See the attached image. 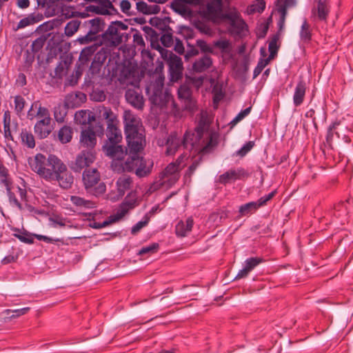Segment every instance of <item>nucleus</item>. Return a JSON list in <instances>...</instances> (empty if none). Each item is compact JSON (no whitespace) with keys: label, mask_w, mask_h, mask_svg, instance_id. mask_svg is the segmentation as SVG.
<instances>
[{"label":"nucleus","mask_w":353,"mask_h":353,"mask_svg":"<svg viewBox=\"0 0 353 353\" xmlns=\"http://www.w3.org/2000/svg\"><path fill=\"white\" fill-rule=\"evenodd\" d=\"M341 125V121L336 120L330 124L327 128L325 137V144L331 149L332 148L334 135L335 134L338 138H341V133L339 132V127Z\"/></svg>","instance_id":"c756f323"},{"label":"nucleus","mask_w":353,"mask_h":353,"mask_svg":"<svg viewBox=\"0 0 353 353\" xmlns=\"http://www.w3.org/2000/svg\"><path fill=\"white\" fill-rule=\"evenodd\" d=\"M265 9V1L264 0H256L255 3L249 7V12L253 14L255 12L262 13Z\"/></svg>","instance_id":"09e8293b"},{"label":"nucleus","mask_w":353,"mask_h":353,"mask_svg":"<svg viewBox=\"0 0 353 353\" xmlns=\"http://www.w3.org/2000/svg\"><path fill=\"white\" fill-rule=\"evenodd\" d=\"M306 89V82L303 79H300L296 85L293 94V104L295 107H299L303 103Z\"/></svg>","instance_id":"393cba45"},{"label":"nucleus","mask_w":353,"mask_h":353,"mask_svg":"<svg viewBox=\"0 0 353 353\" xmlns=\"http://www.w3.org/2000/svg\"><path fill=\"white\" fill-rule=\"evenodd\" d=\"M137 205V199L132 198L129 194L124 201L119 205L114 214L110 216L112 221H118L122 219L130 210H132Z\"/></svg>","instance_id":"6ab92c4d"},{"label":"nucleus","mask_w":353,"mask_h":353,"mask_svg":"<svg viewBox=\"0 0 353 353\" xmlns=\"http://www.w3.org/2000/svg\"><path fill=\"white\" fill-rule=\"evenodd\" d=\"M5 189L10 205L13 208H17L19 210H23V207L21 204V201H28L26 189L14 185Z\"/></svg>","instance_id":"4468645a"},{"label":"nucleus","mask_w":353,"mask_h":353,"mask_svg":"<svg viewBox=\"0 0 353 353\" xmlns=\"http://www.w3.org/2000/svg\"><path fill=\"white\" fill-rule=\"evenodd\" d=\"M14 112L18 117H21L26 104L25 99L21 95L14 97Z\"/></svg>","instance_id":"a19ab883"},{"label":"nucleus","mask_w":353,"mask_h":353,"mask_svg":"<svg viewBox=\"0 0 353 353\" xmlns=\"http://www.w3.org/2000/svg\"><path fill=\"white\" fill-rule=\"evenodd\" d=\"M49 221L52 228H57V226L64 227L65 225L66 219L60 216H54L50 217Z\"/></svg>","instance_id":"4d7b16f0"},{"label":"nucleus","mask_w":353,"mask_h":353,"mask_svg":"<svg viewBox=\"0 0 353 353\" xmlns=\"http://www.w3.org/2000/svg\"><path fill=\"white\" fill-rule=\"evenodd\" d=\"M279 39V35L278 33L276 34H274L272 37L271 41L269 43L268 46V50L270 52V55L268 59H270V60L277 54L279 46L277 45V41Z\"/></svg>","instance_id":"37998d69"},{"label":"nucleus","mask_w":353,"mask_h":353,"mask_svg":"<svg viewBox=\"0 0 353 353\" xmlns=\"http://www.w3.org/2000/svg\"><path fill=\"white\" fill-rule=\"evenodd\" d=\"M51 157L58 158L54 154H49L48 157L46 158L44 154L37 153L33 158H29L28 159V163L32 170L46 181L53 171L50 163Z\"/></svg>","instance_id":"1a4fd4ad"},{"label":"nucleus","mask_w":353,"mask_h":353,"mask_svg":"<svg viewBox=\"0 0 353 353\" xmlns=\"http://www.w3.org/2000/svg\"><path fill=\"white\" fill-rule=\"evenodd\" d=\"M19 139L21 145L28 149L35 148L36 141L33 134L26 128H22L19 133Z\"/></svg>","instance_id":"7c9ffc66"},{"label":"nucleus","mask_w":353,"mask_h":353,"mask_svg":"<svg viewBox=\"0 0 353 353\" xmlns=\"http://www.w3.org/2000/svg\"><path fill=\"white\" fill-rule=\"evenodd\" d=\"M14 185L8 169L0 162V186L5 188Z\"/></svg>","instance_id":"473e14b6"},{"label":"nucleus","mask_w":353,"mask_h":353,"mask_svg":"<svg viewBox=\"0 0 353 353\" xmlns=\"http://www.w3.org/2000/svg\"><path fill=\"white\" fill-rule=\"evenodd\" d=\"M249 176V173L243 168L236 170L230 169L219 176V182L225 185L236 180L243 179Z\"/></svg>","instance_id":"aec40b11"},{"label":"nucleus","mask_w":353,"mask_h":353,"mask_svg":"<svg viewBox=\"0 0 353 353\" xmlns=\"http://www.w3.org/2000/svg\"><path fill=\"white\" fill-rule=\"evenodd\" d=\"M214 46L221 50L222 52H226L230 46V43L227 39H220L214 41Z\"/></svg>","instance_id":"13d9d810"},{"label":"nucleus","mask_w":353,"mask_h":353,"mask_svg":"<svg viewBox=\"0 0 353 353\" xmlns=\"http://www.w3.org/2000/svg\"><path fill=\"white\" fill-rule=\"evenodd\" d=\"M159 249V244L158 243H152L150 245L143 246L138 252V254L140 256H144L145 254L151 255L157 253Z\"/></svg>","instance_id":"79ce46f5"},{"label":"nucleus","mask_w":353,"mask_h":353,"mask_svg":"<svg viewBox=\"0 0 353 353\" xmlns=\"http://www.w3.org/2000/svg\"><path fill=\"white\" fill-rule=\"evenodd\" d=\"M44 43H45V40L41 37H39V38H37V39H35L31 45V49H32V52H39L43 48Z\"/></svg>","instance_id":"052dcab7"},{"label":"nucleus","mask_w":353,"mask_h":353,"mask_svg":"<svg viewBox=\"0 0 353 353\" xmlns=\"http://www.w3.org/2000/svg\"><path fill=\"white\" fill-rule=\"evenodd\" d=\"M123 123L129 151L141 152L145 143L141 119L130 110H125Z\"/></svg>","instance_id":"f03ea898"},{"label":"nucleus","mask_w":353,"mask_h":353,"mask_svg":"<svg viewBox=\"0 0 353 353\" xmlns=\"http://www.w3.org/2000/svg\"><path fill=\"white\" fill-rule=\"evenodd\" d=\"M99 48L100 49L97 50L94 54V57L90 65L89 72L92 74L100 70L101 66L110 54V47L101 46Z\"/></svg>","instance_id":"a211bd4d"},{"label":"nucleus","mask_w":353,"mask_h":353,"mask_svg":"<svg viewBox=\"0 0 353 353\" xmlns=\"http://www.w3.org/2000/svg\"><path fill=\"white\" fill-rule=\"evenodd\" d=\"M188 48L185 54V60H188L190 57L196 56L199 54V50L194 46L188 44Z\"/></svg>","instance_id":"774afa93"},{"label":"nucleus","mask_w":353,"mask_h":353,"mask_svg":"<svg viewBox=\"0 0 353 353\" xmlns=\"http://www.w3.org/2000/svg\"><path fill=\"white\" fill-rule=\"evenodd\" d=\"M199 163H200V159L199 160H195L194 161L192 162V163L189 166V168H188L186 172H185V177H189L190 178L191 176L193 174L194 172L196 170V168H198L199 165Z\"/></svg>","instance_id":"69168bd1"},{"label":"nucleus","mask_w":353,"mask_h":353,"mask_svg":"<svg viewBox=\"0 0 353 353\" xmlns=\"http://www.w3.org/2000/svg\"><path fill=\"white\" fill-rule=\"evenodd\" d=\"M70 200L71 203L77 207L92 208L94 206V203L92 201L85 200L79 196H71Z\"/></svg>","instance_id":"ea45409f"},{"label":"nucleus","mask_w":353,"mask_h":353,"mask_svg":"<svg viewBox=\"0 0 353 353\" xmlns=\"http://www.w3.org/2000/svg\"><path fill=\"white\" fill-rule=\"evenodd\" d=\"M34 23V20L33 17H25L19 21V22L18 23V25L17 26V28L15 30H17L19 29L23 28L28 26L30 24Z\"/></svg>","instance_id":"e2e57ef3"},{"label":"nucleus","mask_w":353,"mask_h":353,"mask_svg":"<svg viewBox=\"0 0 353 353\" xmlns=\"http://www.w3.org/2000/svg\"><path fill=\"white\" fill-rule=\"evenodd\" d=\"M50 163L53 171L47 181H57L59 185L64 190L71 188L74 183V176L68 170L66 165L59 158L54 157H51Z\"/></svg>","instance_id":"423d86ee"},{"label":"nucleus","mask_w":353,"mask_h":353,"mask_svg":"<svg viewBox=\"0 0 353 353\" xmlns=\"http://www.w3.org/2000/svg\"><path fill=\"white\" fill-rule=\"evenodd\" d=\"M150 221V218L145 215L143 219L137 222L131 229V234L133 235L137 234L143 227L146 226Z\"/></svg>","instance_id":"603ef678"},{"label":"nucleus","mask_w":353,"mask_h":353,"mask_svg":"<svg viewBox=\"0 0 353 353\" xmlns=\"http://www.w3.org/2000/svg\"><path fill=\"white\" fill-rule=\"evenodd\" d=\"M132 179L130 176H120L117 181L118 193L120 196H123L125 192L132 187Z\"/></svg>","instance_id":"2f4dec72"},{"label":"nucleus","mask_w":353,"mask_h":353,"mask_svg":"<svg viewBox=\"0 0 353 353\" xmlns=\"http://www.w3.org/2000/svg\"><path fill=\"white\" fill-rule=\"evenodd\" d=\"M39 114L40 117L37 119L34 125V132L38 139H44L53 131L54 123L47 108L39 105Z\"/></svg>","instance_id":"9d476101"},{"label":"nucleus","mask_w":353,"mask_h":353,"mask_svg":"<svg viewBox=\"0 0 353 353\" xmlns=\"http://www.w3.org/2000/svg\"><path fill=\"white\" fill-rule=\"evenodd\" d=\"M194 220L192 217H188L185 221H180L175 226V233L177 236L184 237L189 234L192 229Z\"/></svg>","instance_id":"c85d7f7f"},{"label":"nucleus","mask_w":353,"mask_h":353,"mask_svg":"<svg viewBox=\"0 0 353 353\" xmlns=\"http://www.w3.org/2000/svg\"><path fill=\"white\" fill-rule=\"evenodd\" d=\"M330 12V6L327 0H317V6L312 9V14L318 20L326 21Z\"/></svg>","instance_id":"4be33fe9"},{"label":"nucleus","mask_w":353,"mask_h":353,"mask_svg":"<svg viewBox=\"0 0 353 353\" xmlns=\"http://www.w3.org/2000/svg\"><path fill=\"white\" fill-rule=\"evenodd\" d=\"M252 106L246 108L245 109L241 110L230 122V124L233 126L235 125L238 122L243 119L245 117H247L251 112Z\"/></svg>","instance_id":"5fc2aeb1"},{"label":"nucleus","mask_w":353,"mask_h":353,"mask_svg":"<svg viewBox=\"0 0 353 353\" xmlns=\"http://www.w3.org/2000/svg\"><path fill=\"white\" fill-rule=\"evenodd\" d=\"M82 180L88 193L96 196L105 193L106 185L101 181V174L97 168L85 169L83 172Z\"/></svg>","instance_id":"6e6552de"},{"label":"nucleus","mask_w":353,"mask_h":353,"mask_svg":"<svg viewBox=\"0 0 353 353\" xmlns=\"http://www.w3.org/2000/svg\"><path fill=\"white\" fill-rule=\"evenodd\" d=\"M212 63V59L209 55L205 54L195 60L192 64V70L195 72H203L209 70Z\"/></svg>","instance_id":"cd10ccee"},{"label":"nucleus","mask_w":353,"mask_h":353,"mask_svg":"<svg viewBox=\"0 0 353 353\" xmlns=\"http://www.w3.org/2000/svg\"><path fill=\"white\" fill-rule=\"evenodd\" d=\"M188 159V154H181L175 162L169 163L164 170L159 174L158 181H155L150 187V192H154L165 186L166 188H171L179 179V170L181 169V164L184 159Z\"/></svg>","instance_id":"20e7f679"},{"label":"nucleus","mask_w":353,"mask_h":353,"mask_svg":"<svg viewBox=\"0 0 353 353\" xmlns=\"http://www.w3.org/2000/svg\"><path fill=\"white\" fill-rule=\"evenodd\" d=\"M276 194V190H274L269 193L268 194H266L263 196H261L256 201V205H258L259 208L265 206L267 205L268 202L270 201Z\"/></svg>","instance_id":"6e6d98bb"},{"label":"nucleus","mask_w":353,"mask_h":353,"mask_svg":"<svg viewBox=\"0 0 353 353\" xmlns=\"http://www.w3.org/2000/svg\"><path fill=\"white\" fill-rule=\"evenodd\" d=\"M254 146L253 141L246 142L239 150L236 151L235 154L241 157H245Z\"/></svg>","instance_id":"8fccbe9b"},{"label":"nucleus","mask_w":353,"mask_h":353,"mask_svg":"<svg viewBox=\"0 0 353 353\" xmlns=\"http://www.w3.org/2000/svg\"><path fill=\"white\" fill-rule=\"evenodd\" d=\"M139 152L129 151V157L121 165L123 171L134 172L137 176L141 178L151 173L153 162L140 157Z\"/></svg>","instance_id":"39448f33"},{"label":"nucleus","mask_w":353,"mask_h":353,"mask_svg":"<svg viewBox=\"0 0 353 353\" xmlns=\"http://www.w3.org/2000/svg\"><path fill=\"white\" fill-rule=\"evenodd\" d=\"M67 115V111L65 107L58 105L54 108V117L58 123H63Z\"/></svg>","instance_id":"49530a36"},{"label":"nucleus","mask_w":353,"mask_h":353,"mask_svg":"<svg viewBox=\"0 0 353 353\" xmlns=\"http://www.w3.org/2000/svg\"><path fill=\"white\" fill-rule=\"evenodd\" d=\"M79 25L80 22L78 20H72L69 21L65 27V34L68 37H72L78 30Z\"/></svg>","instance_id":"a18cd8bd"},{"label":"nucleus","mask_w":353,"mask_h":353,"mask_svg":"<svg viewBox=\"0 0 353 353\" xmlns=\"http://www.w3.org/2000/svg\"><path fill=\"white\" fill-rule=\"evenodd\" d=\"M178 98L183 103V108L193 111L196 108V101L192 97L191 88L185 84L181 85L178 89Z\"/></svg>","instance_id":"f3484780"},{"label":"nucleus","mask_w":353,"mask_h":353,"mask_svg":"<svg viewBox=\"0 0 353 353\" xmlns=\"http://www.w3.org/2000/svg\"><path fill=\"white\" fill-rule=\"evenodd\" d=\"M13 230L16 232V233L13 234V236L17 238L20 241L27 244L34 243V234H31L27 230H21L16 228H14Z\"/></svg>","instance_id":"c9c22d12"},{"label":"nucleus","mask_w":353,"mask_h":353,"mask_svg":"<svg viewBox=\"0 0 353 353\" xmlns=\"http://www.w3.org/2000/svg\"><path fill=\"white\" fill-rule=\"evenodd\" d=\"M95 160V154L90 150H83L79 153L72 167L75 172H79L83 168L90 166Z\"/></svg>","instance_id":"412c9836"},{"label":"nucleus","mask_w":353,"mask_h":353,"mask_svg":"<svg viewBox=\"0 0 353 353\" xmlns=\"http://www.w3.org/2000/svg\"><path fill=\"white\" fill-rule=\"evenodd\" d=\"M92 120H94V116L90 115V112L86 110L77 111L74 114V121L81 125L90 124Z\"/></svg>","instance_id":"72a5a7b5"},{"label":"nucleus","mask_w":353,"mask_h":353,"mask_svg":"<svg viewBox=\"0 0 353 353\" xmlns=\"http://www.w3.org/2000/svg\"><path fill=\"white\" fill-rule=\"evenodd\" d=\"M128 25L121 21L111 22L108 29L101 34L99 43L107 47H117L123 42V35L119 30H125Z\"/></svg>","instance_id":"0eeeda50"},{"label":"nucleus","mask_w":353,"mask_h":353,"mask_svg":"<svg viewBox=\"0 0 353 353\" xmlns=\"http://www.w3.org/2000/svg\"><path fill=\"white\" fill-rule=\"evenodd\" d=\"M196 45L198 48H200L201 52L209 54L214 53L212 47L209 46L205 40L197 39L196 41Z\"/></svg>","instance_id":"864d4df0"},{"label":"nucleus","mask_w":353,"mask_h":353,"mask_svg":"<svg viewBox=\"0 0 353 353\" xmlns=\"http://www.w3.org/2000/svg\"><path fill=\"white\" fill-rule=\"evenodd\" d=\"M272 21L271 17L268 19V21L265 23L261 24V28L259 29V38H264L267 34V32L269 29L270 23Z\"/></svg>","instance_id":"0e129e2a"},{"label":"nucleus","mask_w":353,"mask_h":353,"mask_svg":"<svg viewBox=\"0 0 353 353\" xmlns=\"http://www.w3.org/2000/svg\"><path fill=\"white\" fill-rule=\"evenodd\" d=\"M103 117L107 123V140L102 146V150L107 157L113 160L121 161L127 154V149L120 144L123 137L117 126L119 121L110 109L105 110Z\"/></svg>","instance_id":"f257e3e1"},{"label":"nucleus","mask_w":353,"mask_h":353,"mask_svg":"<svg viewBox=\"0 0 353 353\" xmlns=\"http://www.w3.org/2000/svg\"><path fill=\"white\" fill-rule=\"evenodd\" d=\"M223 20L230 21L229 31L232 35L242 37L243 32L247 30V24L245 21L241 18L240 14L235 10L225 12L223 15Z\"/></svg>","instance_id":"ddd939ff"},{"label":"nucleus","mask_w":353,"mask_h":353,"mask_svg":"<svg viewBox=\"0 0 353 353\" xmlns=\"http://www.w3.org/2000/svg\"><path fill=\"white\" fill-rule=\"evenodd\" d=\"M125 97L128 103L134 108L138 110H141L143 108L144 101L143 95L134 89L127 90Z\"/></svg>","instance_id":"a878e982"},{"label":"nucleus","mask_w":353,"mask_h":353,"mask_svg":"<svg viewBox=\"0 0 353 353\" xmlns=\"http://www.w3.org/2000/svg\"><path fill=\"white\" fill-rule=\"evenodd\" d=\"M72 129L70 127L64 125L58 131V139L62 143H69L72 138Z\"/></svg>","instance_id":"4c0bfd02"},{"label":"nucleus","mask_w":353,"mask_h":353,"mask_svg":"<svg viewBox=\"0 0 353 353\" xmlns=\"http://www.w3.org/2000/svg\"><path fill=\"white\" fill-rule=\"evenodd\" d=\"M166 154L167 155H173L176 153V152L181 148H183L185 150L190 151L189 150H187L183 144V139L177 137L176 134H171L166 142Z\"/></svg>","instance_id":"bb28decb"},{"label":"nucleus","mask_w":353,"mask_h":353,"mask_svg":"<svg viewBox=\"0 0 353 353\" xmlns=\"http://www.w3.org/2000/svg\"><path fill=\"white\" fill-rule=\"evenodd\" d=\"M259 207L255 201H251L239 206V213L240 216H247L255 213Z\"/></svg>","instance_id":"f704fd0d"},{"label":"nucleus","mask_w":353,"mask_h":353,"mask_svg":"<svg viewBox=\"0 0 353 353\" xmlns=\"http://www.w3.org/2000/svg\"><path fill=\"white\" fill-rule=\"evenodd\" d=\"M265 260L261 257H250L247 259L243 265L250 272L259 264L263 263Z\"/></svg>","instance_id":"c03bdc74"},{"label":"nucleus","mask_w":353,"mask_h":353,"mask_svg":"<svg viewBox=\"0 0 353 353\" xmlns=\"http://www.w3.org/2000/svg\"><path fill=\"white\" fill-rule=\"evenodd\" d=\"M90 25V30L87 34L78 39L81 44H86L90 41L99 42L101 35L98 33L102 32L105 26L104 20L100 17H95L85 22Z\"/></svg>","instance_id":"f8f14e48"},{"label":"nucleus","mask_w":353,"mask_h":353,"mask_svg":"<svg viewBox=\"0 0 353 353\" xmlns=\"http://www.w3.org/2000/svg\"><path fill=\"white\" fill-rule=\"evenodd\" d=\"M151 101L153 104L156 105H162L163 103L162 97H161V91L156 90L154 91L153 95L150 98Z\"/></svg>","instance_id":"680f3d73"},{"label":"nucleus","mask_w":353,"mask_h":353,"mask_svg":"<svg viewBox=\"0 0 353 353\" xmlns=\"http://www.w3.org/2000/svg\"><path fill=\"white\" fill-rule=\"evenodd\" d=\"M99 130H94L90 124L84 130H82L80 135V143L83 148H88L89 150H92L97 145V133L103 134V128L102 125H98Z\"/></svg>","instance_id":"dca6fc26"},{"label":"nucleus","mask_w":353,"mask_h":353,"mask_svg":"<svg viewBox=\"0 0 353 353\" xmlns=\"http://www.w3.org/2000/svg\"><path fill=\"white\" fill-rule=\"evenodd\" d=\"M86 99V94L81 92L69 93L65 97V105L68 108H76L85 102Z\"/></svg>","instance_id":"5701e85b"},{"label":"nucleus","mask_w":353,"mask_h":353,"mask_svg":"<svg viewBox=\"0 0 353 353\" xmlns=\"http://www.w3.org/2000/svg\"><path fill=\"white\" fill-rule=\"evenodd\" d=\"M34 238H36L39 241H43L48 243H54L57 245L58 246L68 245V242L67 241V240H65L63 238H52L48 236L37 234H34Z\"/></svg>","instance_id":"58836bf2"},{"label":"nucleus","mask_w":353,"mask_h":353,"mask_svg":"<svg viewBox=\"0 0 353 353\" xmlns=\"http://www.w3.org/2000/svg\"><path fill=\"white\" fill-rule=\"evenodd\" d=\"M223 0H211L205 8L201 12L202 17L208 21L216 22L223 19Z\"/></svg>","instance_id":"2eb2a0df"},{"label":"nucleus","mask_w":353,"mask_h":353,"mask_svg":"<svg viewBox=\"0 0 353 353\" xmlns=\"http://www.w3.org/2000/svg\"><path fill=\"white\" fill-rule=\"evenodd\" d=\"M161 42L165 47H170L173 43L172 33H164L161 37Z\"/></svg>","instance_id":"bf43d9fd"},{"label":"nucleus","mask_w":353,"mask_h":353,"mask_svg":"<svg viewBox=\"0 0 353 353\" xmlns=\"http://www.w3.org/2000/svg\"><path fill=\"white\" fill-rule=\"evenodd\" d=\"M299 37L301 40L305 43H309L312 40V30L310 24L305 19L300 30Z\"/></svg>","instance_id":"e433bc0d"},{"label":"nucleus","mask_w":353,"mask_h":353,"mask_svg":"<svg viewBox=\"0 0 353 353\" xmlns=\"http://www.w3.org/2000/svg\"><path fill=\"white\" fill-rule=\"evenodd\" d=\"M161 53L162 58L168 63L170 80L172 82H176L181 79L183 71L181 58L168 50H163Z\"/></svg>","instance_id":"9b49d317"},{"label":"nucleus","mask_w":353,"mask_h":353,"mask_svg":"<svg viewBox=\"0 0 353 353\" xmlns=\"http://www.w3.org/2000/svg\"><path fill=\"white\" fill-rule=\"evenodd\" d=\"M101 47L99 42H94L93 44L84 48L79 55V61L83 66H88L92 56L97 50Z\"/></svg>","instance_id":"b1692460"},{"label":"nucleus","mask_w":353,"mask_h":353,"mask_svg":"<svg viewBox=\"0 0 353 353\" xmlns=\"http://www.w3.org/2000/svg\"><path fill=\"white\" fill-rule=\"evenodd\" d=\"M88 8L89 10L94 12L96 14L103 15L109 14V11L107 9L102 8L101 6L100 7L98 6L90 5L88 6Z\"/></svg>","instance_id":"338daca9"},{"label":"nucleus","mask_w":353,"mask_h":353,"mask_svg":"<svg viewBox=\"0 0 353 353\" xmlns=\"http://www.w3.org/2000/svg\"><path fill=\"white\" fill-rule=\"evenodd\" d=\"M208 128V122L207 118L201 116L194 131L187 130L183 137V144L184 147L189 150L195 149L199 150L203 153L208 152L209 150L214 147L212 139L209 137L205 145L202 148H199L200 142L203 138L204 132Z\"/></svg>","instance_id":"7ed1b4c3"},{"label":"nucleus","mask_w":353,"mask_h":353,"mask_svg":"<svg viewBox=\"0 0 353 353\" xmlns=\"http://www.w3.org/2000/svg\"><path fill=\"white\" fill-rule=\"evenodd\" d=\"M41 105L40 102L39 101H34L29 110L27 113V118L29 120H33L35 118L40 117V115L39 114V106Z\"/></svg>","instance_id":"de8ad7c7"},{"label":"nucleus","mask_w":353,"mask_h":353,"mask_svg":"<svg viewBox=\"0 0 353 353\" xmlns=\"http://www.w3.org/2000/svg\"><path fill=\"white\" fill-rule=\"evenodd\" d=\"M270 61V59L268 58L259 59L253 71V79L256 78L261 74L264 68L269 63Z\"/></svg>","instance_id":"3c124183"}]
</instances>
